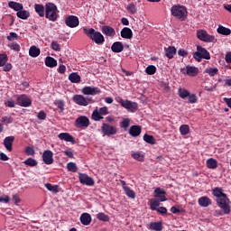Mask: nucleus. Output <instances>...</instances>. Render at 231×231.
Here are the masks:
<instances>
[{
  "label": "nucleus",
  "mask_w": 231,
  "mask_h": 231,
  "mask_svg": "<svg viewBox=\"0 0 231 231\" xmlns=\"http://www.w3.org/2000/svg\"><path fill=\"white\" fill-rule=\"evenodd\" d=\"M225 60L227 62V64H231V51L226 54Z\"/></svg>",
  "instance_id": "64"
},
{
  "label": "nucleus",
  "mask_w": 231,
  "mask_h": 231,
  "mask_svg": "<svg viewBox=\"0 0 231 231\" xmlns=\"http://www.w3.org/2000/svg\"><path fill=\"white\" fill-rule=\"evenodd\" d=\"M29 55L30 57H39V55H41V49L37 48V46L33 45L31 46L30 50H29Z\"/></svg>",
  "instance_id": "31"
},
{
  "label": "nucleus",
  "mask_w": 231,
  "mask_h": 231,
  "mask_svg": "<svg viewBox=\"0 0 231 231\" xmlns=\"http://www.w3.org/2000/svg\"><path fill=\"white\" fill-rule=\"evenodd\" d=\"M42 162L45 163V165H51L53 163V152H51V150H45L43 152Z\"/></svg>",
  "instance_id": "14"
},
{
  "label": "nucleus",
  "mask_w": 231,
  "mask_h": 231,
  "mask_svg": "<svg viewBox=\"0 0 231 231\" xmlns=\"http://www.w3.org/2000/svg\"><path fill=\"white\" fill-rule=\"evenodd\" d=\"M148 228L150 230L162 231V230H163V223H162V221H160V222H151L149 224Z\"/></svg>",
  "instance_id": "26"
},
{
  "label": "nucleus",
  "mask_w": 231,
  "mask_h": 231,
  "mask_svg": "<svg viewBox=\"0 0 231 231\" xmlns=\"http://www.w3.org/2000/svg\"><path fill=\"white\" fill-rule=\"evenodd\" d=\"M101 31L106 37H113L114 35H116L115 29L109 25H104Z\"/></svg>",
  "instance_id": "19"
},
{
  "label": "nucleus",
  "mask_w": 231,
  "mask_h": 231,
  "mask_svg": "<svg viewBox=\"0 0 231 231\" xmlns=\"http://www.w3.org/2000/svg\"><path fill=\"white\" fill-rule=\"evenodd\" d=\"M25 153L28 156H33L35 154V149L32 146H27L25 148Z\"/></svg>",
  "instance_id": "54"
},
{
  "label": "nucleus",
  "mask_w": 231,
  "mask_h": 231,
  "mask_svg": "<svg viewBox=\"0 0 231 231\" xmlns=\"http://www.w3.org/2000/svg\"><path fill=\"white\" fill-rule=\"evenodd\" d=\"M57 5L53 3H47L45 5V17L49 19V21H52L55 23L59 18V14H57Z\"/></svg>",
  "instance_id": "2"
},
{
  "label": "nucleus",
  "mask_w": 231,
  "mask_h": 231,
  "mask_svg": "<svg viewBox=\"0 0 231 231\" xmlns=\"http://www.w3.org/2000/svg\"><path fill=\"white\" fill-rule=\"evenodd\" d=\"M127 10H128L129 14H131L132 15H134V14H136V12H137L136 5L133 3L128 5Z\"/></svg>",
  "instance_id": "50"
},
{
  "label": "nucleus",
  "mask_w": 231,
  "mask_h": 231,
  "mask_svg": "<svg viewBox=\"0 0 231 231\" xmlns=\"http://www.w3.org/2000/svg\"><path fill=\"white\" fill-rule=\"evenodd\" d=\"M67 169L69 172H77L79 171V168L75 162H69L67 164Z\"/></svg>",
  "instance_id": "46"
},
{
  "label": "nucleus",
  "mask_w": 231,
  "mask_h": 231,
  "mask_svg": "<svg viewBox=\"0 0 231 231\" xmlns=\"http://www.w3.org/2000/svg\"><path fill=\"white\" fill-rule=\"evenodd\" d=\"M93 99L91 97L85 98L82 95H75L73 97V102L77 104L78 106H88L89 102H91Z\"/></svg>",
  "instance_id": "12"
},
{
  "label": "nucleus",
  "mask_w": 231,
  "mask_h": 231,
  "mask_svg": "<svg viewBox=\"0 0 231 231\" xmlns=\"http://www.w3.org/2000/svg\"><path fill=\"white\" fill-rule=\"evenodd\" d=\"M25 165H28V167H37V161L33 158H28L23 162Z\"/></svg>",
  "instance_id": "45"
},
{
  "label": "nucleus",
  "mask_w": 231,
  "mask_h": 231,
  "mask_svg": "<svg viewBox=\"0 0 231 231\" xmlns=\"http://www.w3.org/2000/svg\"><path fill=\"white\" fill-rule=\"evenodd\" d=\"M58 138H60V140H64L65 142H69L70 143H75V137L68 133H60L58 135Z\"/></svg>",
  "instance_id": "22"
},
{
  "label": "nucleus",
  "mask_w": 231,
  "mask_h": 231,
  "mask_svg": "<svg viewBox=\"0 0 231 231\" xmlns=\"http://www.w3.org/2000/svg\"><path fill=\"white\" fill-rule=\"evenodd\" d=\"M83 33L88 37L91 41H93L96 44H98L99 46H102L104 42H106V38H104V35L102 32L93 29V28H83Z\"/></svg>",
  "instance_id": "1"
},
{
  "label": "nucleus",
  "mask_w": 231,
  "mask_h": 231,
  "mask_svg": "<svg viewBox=\"0 0 231 231\" xmlns=\"http://www.w3.org/2000/svg\"><path fill=\"white\" fill-rule=\"evenodd\" d=\"M188 98H189V104H196L198 102V97L194 94L189 95Z\"/></svg>",
  "instance_id": "60"
},
{
  "label": "nucleus",
  "mask_w": 231,
  "mask_h": 231,
  "mask_svg": "<svg viewBox=\"0 0 231 231\" xmlns=\"http://www.w3.org/2000/svg\"><path fill=\"white\" fill-rule=\"evenodd\" d=\"M130 136L136 138V136H140L142 134V126L140 125H132L129 129Z\"/></svg>",
  "instance_id": "18"
},
{
  "label": "nucleus",
  "mask_w": 231,
  "mask_h": 231,
  "mask_svg": "<svg viewBox=\"0 0 231 231\" xmlns=\"http://www.w3.org/2000/svg\"><path fill=\"white\" fill-rule=\"evenodd\" d=\"M123 107L125 109H127V111H130L131 113H134V111L138 110V104L134 103L130 100H125V104L123 105Z\"/></svg>",
  "instance_id": "17"
},
{
  "label": "nucleus",
  "mask_w": 231,
  "mask_h": 231,
  "mask_svg": "<svg viewBox=\"0 0 231 231\" xmlns=\"http://www.w3.org/2000/svg\"><path fill=\"white\" fill-rule=\"evenodd\" d=\"M91 118L94 122H100V120H104V116H101L97 109L92 112Z\"/></svg>",
  "instance_id": "37"
},
{
  "label": "nucleus",
  "mask_w": 231,
  "mask_h": 231,
  "mask_svg": "<svg viewBox=\"0 0 231 231\" xmlns=\"http://www.w3.org/2000/svg\"><path fill=\"white\" fill-rule=\"evenodd\" d=\"M101 131L105 136H113L114 134H116L118 130L116 129V126L104 123L101 126Z\"/></svg>",
  "instance_id": "9"
},
{
  "label": "nucleus",
  "mask_w": 231,
  "mask_h": 231,
  "mask_svg": "<svg viewBox=\"0 0 231 231\" xmlns=\"http://www.w3.org/2000/svg\"><path fill=\"white\" fill-rule=\"evenodd\" d=\"M34 10L40 17H44V14L46 12V9L44 8V5H42L41 4H35L34 5Z\"/></svg>",
  "instance_id": "28"
},
{
  "label": "nucleus",
  "mask_w": 231,
  "mask_h": 231,
  "mask_svg": "<svg viewBox=\"0 0 231 231\" xmlns=\"http://www.w3.org/2000/svg\"><path fill=\"white\" fill-rule=\"evenodd\" d=\"M156 211L159 213V214H162V216H164V214H167V208L165 207H159Z\"/></svg>",
  "instance_id": "62"
},
{
  "label": "nucleus",
  "mask_w": 231,
  "mask_h": 231,
  "mask_svg": "<svg viewBox=\"0 0 231 231\" xmlns=\"http://www.w3.org/2000/svg\"><path fill=\"white\" fill-rule=\"evenodd\" d=\"M180 73H182V75H188V77H197L198 73H199V69L195 66L188 65L180 69Z\"/></svg>",
  "instance_id": "8"
},
{
  "label": "nucleus",
  "mask_w": 231,
  "mask_h": 231,
  "mask_svg": "<svg viewBox=\"0 0 231 231\" xmlns=\"http://www.w3.org/2000/svg\"><path fill=\"white\" fill-rule=\"evenodd\" d=\"M9 8L14 10V12H21V10H24V5L19 2L11 1L8 3Z\"/></svg>",
  "instance_id": "21"
},
{
  "label": "nucleus",
  "mask_w": 231,
  "mask_h": 231,
  "mask_svg": "<svg viewBox=\"0 0 231 231\" xmlns=\"http://www.w3.org/2000/svg\"><path fill=\"white\" fill-rule=\"evenodd\" d=\"M16 17H18V19H23V21H26V19L30 17V11L22 9L16 13Z\"/></svg>",
  "instance_id": "30"
},
{
  "label": "nucleus",
  "mask_w": 231,
  "mask_h": 231,
  "mask_svg": "<svg viewBox=\"0 0 231 231\" xmlns=\"http://www.w3.org/2000/svg\"><path fill=\"white\" fill-rule=\"evenodd\" d=\"M121 37L123 39H133V31L129 27H125L121 30Z\"/></svg>",
  "instance_id": "24"
},
{
  "label": "nucleus",
  "mask_w": 231,
  "mask_h": 231,
  "mask_svg": "<svg viewBox=\"0 0 231 231\" xmlns=\"http://www.w3.org/2000/svg\"><path fill=\"white\" fill-rule=\"evenodd\" d=\"M179 131L182 136H187L190 133V127L189 125H182L180 126Z\"/></svg>",
  "instance_id": "35"
},
{
  "label": "nucleus",
  "mask_w": 231,
  "mask_h": 231,
  "mask_svg": "<svg viewBox=\"0 0 231 231\" xmlns=\"http://www.w3.org/2000/svg\"><path fill=\"white\" fill-rule=\"evenodd\" d=\"M97 219H98V221L107 223V221H109V216L101 212L97 215Z\"/></svg>",
  "instance_id": "42"
},
{
  "label": "nucleus",
  "mask_w": 231,
  "mask_h": 231,
  "mask_svg": "<svg viewBox=\"0 0 231 231\" xmlns=\"http://www.w3.org/2000/svg\"><path fill=\"white\" fill-rule=\"evenodd\" d=\"M143 139L146 142V143H150V145H154L156 143V139H154V136L152 135L145 134Z\"/></svg>",
  "instance_id": "39"
},
{
  "label": "nucleus",
  "mask_w": 231,
  "mask_h": 231,
  "mask_svg": "<svg viewBox=\"0 0 231 231\" xmlns=\"http://www.w3.org/2000/svg\"><path fill=\"white\" fill-rule=\"evenodd\" d=\"M5 106L7 107H15V101H14L13 99H9L5 102Z\"/></svg>",
  "instance_id": "63"
},
{
  "label": "nucleus",
  "mask_w": 231,
  "mask_h": 231,
  "mask_svg": "<svg viewBox=\"0 0 231 231\" xmlns=\"http://www.w3.org/2000/svg\"><path fill=\"white\" fill-rule=\"evenodd\" d=\"M190 95V92H189V90L185 89V88H180L179 89V97L180 98H188Z\"/></svg>",
  "instance_id": "44"
},
{
  "label": "nucleus",
  "mask_w": 231,
  "mask_h": 231,
  "mask_svg": "<svg viewBox=\"0 0 231 231\" xmlns=\"http://www.w3.org/2000/svg\"><path fill=\"white\" fill-rule=\"evenodd\" d=\"M121 129H124L125 131H127L129 128V125H131V119L129 118H123L122 122L119 124Z\"/></svg>",
  "instance_id": "36"
},
{
  "label": "nucleus",
  "mask_w": 231,
  "mask_h": 231,
  "mask_svg": "<svg viewBox=\"0 0 231 231\" xmlns=\"http://www.w3.org/2000/svg\"><path fill=\"white\" fill-rule=\"evenodd\" d=\"M51 50H53L54 51H60V44H59V42L57 41H53L51 43Z\"/></svg>",
  "instance_id": "52"
},
{
  "label": "nucleus",
  "mask_w": 231,
  "mask_h": 231,
  "mask_svg": "<svg viewBox=\"0 0 231 231\" xmlns=\"http://www.w3.org/2000/svg\"><path fill=\"white\" fill-rule=\"evenodd\" d=\"M45 65L47 66V68H56L57 60H55L53 57L48 56L45 59Z\"/></svg>",
  "instance_id": "29"
},
{
  "label": "nucleus",
  "mask_w": 231,
  "mask_h": 231,
  "mask_svg": "<svg viewBox=\"0 0 231 231\" xmlns=\"http://www.w3.org/2000/svg\"><path fill=\"white\" fill-rule=\"evenodd\" d=\"M199 202V205L200 207H204V208H207V207H209V205H212V199H210L207 196H204V197H200L198 200Z\"/></svg>",
  "instance_id": "23"
},
{
  "label": "nucleus",
  "mask_w": 231,
  "mask_h": 231,
  "mask_svg": "<svg viewBox=\"0 0 231 231\" xmlns=\"http://www.w3.org/2000/svg\"><path fill=\"white\" fill-rule=\"evenodd\" d=\"M90 124L89 118L86 116H79L75 121V125L78 129H88Z\"/></svg>",
  "instance_id": "7"
},
{
  "label": "nucleus",
  "mask_w": 231,
  "mask_h": 231,
  "mask_svg": "<svg viewBox=\"0 0 231 231\" xmlns=\"http://www.w3.org/2000/svg\"><path fill=\"white\" fill-rule=\"evenodd\" d=\"M145 73L147 75H154L156 73V66L154 65H150L145 69Z\"/></svg>",
  "instance_id": "48"
},
{
  "label": "nucleus",
  "mask_w": 231,
  "mask_h": 231,
  "mask_svg": "<svg viewBox=\"0 0 231 231\" xmlns=\"http://www.w3.org/2000/svg\"><path fill=\"white\" fill-rule=\"evenodd\" d=\"M131 156L137 162H143V155L140 152L132 153Z\"/></svg>",
  "instance_id": "53"
},
{
  "label": "nucleus",
  "mask_w": 231,
  "mask_h": 231,
  "mask_svg": "<svg viewBox=\"0 0 231 231\" xmlns=\"http://www.w3.org/2000/svg\"><path fill=\"white\" fill-rule=\"evenodd\" d=\"M69 80H70L72 84H80L81 78L77 72H72L69 75Z\"/></svg>",
  "instance_id": "27"
},
{
  "label": "nucleus",
  "mask_w": 231,
  "mask_h": 231,
  "mask_svg": "<svg viewBox=\"0 0 231 231\" xmlns=\"http://www.w3.org/2000/svg\"><path fill=\"white\" fill-rule=\"evenodd\" d=\"M83 95H98L100 94V88L97 87H85L82 88Z\"/></svg>",
  "instance_id": "15"
},
{
  "label": "nucleus",
  "mask_w": 231,
  "mask_h": 231,
  "mask_svg": "<svg viewBox=\"0 0 231 231\" xmlns=\"http://www.w3.org/2000/svg\"><path fill=\"white\" fill-rule=\"evenodd\" d=\"M154 194H155V198H158V196H165V194H167V192L163 189H162L161 188H157L154 190Z\"/></svg>",
  "instance_id": "56"
},
{
  "label": "nucleus",
  "mask_w": 231,
  "mask_h": 231,
  "mask_svg": "<svg viewBox=\"0 0 231 231\" xmlns=\"http://www.w3.org/2000/svg\"><path fill=\"white\" fill-rule=\"evenodd\" d=\"M197 37L203 42H216V36L208 34L205 30L197 31Z\"/></svg>",
  "instance_id": "6"
},
{
  "label": "nucleus",
  "mask_w": 231,
  "mask_h": 231,
  "mask_svg": "<svg viewBox=\"0 0 231 231\" xmlns=\"http://www.w3.org/2000/svg\"><path fill=\"white\" fill-rule=\"evenodd\" d=\"M177 50L175 47L170 46L168 49L165 50V56L168 59H174V55H176Z\"/></svg>",
  "instance_id": "32"
},
{
  "label": "nucleus",
  "mask_w": 231,
  "mask_h": 231,
  "mask_svg": "<svg viewBox=\"0 0 231 231\" xmlns=\"http://www.w3.org/2000/svg\"><path fill=\"white\" fill-rule=\"evenodd\" d=\"M65 24L69 26V28H77L80 22L79 21V17L75 15H69L65 19Z\"/></svg>",
  "instance_id": "13"
},
{
  "label": "nucleus",
  "mask_w": 231,
  "mask_h": 231,
  "mask_svg": "<svg viewBox=\"0 0 231 231\" xmlns=\"http://www.w3.org/2000/svg\"><path fill=\"white\" fill-rule=\"evenodd\" d=\"M8 62V56L6 54H0V68Z\"/></svg>",
  "instance_id": "51"
},
{
  "label": "nucleus",
  "mask_w": 231,
  "mask_h": 231,
  "mask_svg": "<svg viewBox=\"0 0 231 231\" xmlns=\"http://www.w3.org/2000/svg\"><path fill=\"white\" fill-rule=\"evenodd\" d=\"M8 48H10V50H13L14 51H21V45H19V43L17 42L9 43Z\"/></svg>",
  "instance_id": "49"
},
{
  "label": "nucleus",
  "mask_w": 231,
  "mask_h": 231,
  "mask_svg": "<svg viewBox=\"0 0 231 231\" xmlns=\"http://www.w3.org/2000/svg\"><path fill=\"white\" fill-rule=\"evenodd\" d=\"M171 11V15L180 21H185V18L188 15L187 8L183 5H173Z\"/></svg>",
  "instance_id": "3"
},
{
  "label": "nucleus",
  "mask_w": 231,
  "mask_h": 231,
  "mask_svg": "<svg viewBox=\"0 0 231 231\" xmlns=\"http://www.w3.org/2000/svg\"><path fill=\"white\" fill-rule=\"evenodd\" d=\"M206 165L208 169H217V161L214 158L208 159Z\"/></svg>",
  "instance_id": "33"
},
{
  "label": "nucleus",
  "mask_w": 231,
  "mask_h": 231,
  "mask_svg": "<svg viewBox=\"0 0 231 231\" xmlns=\"http://www.w3.org/2000/svg\"><path fill=\"white\" fill-rule=\"evenodd\" d=\"M217 33H220V35H230L231 30L229 28L224 27L223 25H220L217 30Z\"/></svg>",
  "instance_id": "38"
},
{
  "label": "nucleus",
  "mask_w": 231,
  "mask_h": 231,
  "mask_svg": "<svg viewBox=\"0 0 231 231\" xmlns=\"http://www.w3.org/2000/svg\"><path fill=\"white\" fill-rule=\"evenodd\" d=\"M205 73H208L209 77H216L217 73H219V69L217 68H208L204 71Z\"/></svg>",
  "instance_id": "40"
},
{
  "label": "nucleus",
  "mask_w": 231,
  "mask_h": 231,
  "mask_svg": "<svg viewBox=\"0 0 231 231\" xmlns=\"http://www.w3.org/2000/svg\"><path fill=\"white\" fill-rule=\"evenodd\" d=\"M16 102L18 106H21V107H30V106H32V99L24 94L19 96Z\"/></svg>",
  "instance_id": "11"
},
{
  "label": "nucleus",
  "mask_w": 231,
  "mask_h": 231,
  "mask_svg": "<svg viewBox=\"0 0 231 231\" xmlns=\"http://www.w3.org/2000/svg\"><path fill=\"white\" fill-rule=\"evenodd\" d=\"M45 188L47 189V190H50V192H54L55 194L59 192V185H52L50 183H46Z\"/></svg>",
  "instance_id": "41"
},
{
  "label": "nucleus",
  "mask_w": 231,
  "mask_h": 231,
  "mask_svg": "<svg viewBox=\"0 0 231 231\" xmlns=\"http://www.w3.org/2000/svg\"><path fill=\"white\" fill-rule=\"evenodd\" d=\"M46 114L44 113L43 110H41L38 115H37V118L38 120H46Z\"/></svg>",
  "instance_id": "61"
},
{
  "label": "nucleus",
  "mask_w": 231,
  "mask_h": 231,
  "mask_svg": "<svg viewBox=\"0 0 231 231\" xmlns=\"http://www.w3.org/2000/svg\"><path fill=\"white\" fill-rule=\"evenodd\" d=\"M80 221L81 224L85 226H88V225H91V215L89 213H83L80 216Z\"/></svg>",
  "instance_id": "25"
},
{
  "label": "nucleus",
  "mask_w": 231,
  "mask_h": 231,
  "mask_svg": "<svg viewBox=\"0 0 231 231\" xmlns=\"http://www.w3.org/2000/svg\"><path fill=\"white\" fill-rule=\"evenodd\" d=\"M124 191L128 198H131V199H134V198H136V194L134 193V191L133 189H131V188H129V187L125 188V189H124Z\"/></svg>",
  "instance_id": "47"
},
{
  "label": "nucleus",
  "mask_w": 231,
  "mask_h": 231,
  "mask_svg": "<svg viewBox=\"0 0 231 231\" xmlns=\"http://www.w3.org/2000/svg\"><path fill=\"white\" fill-rule=\"evenodd\" d=\"M15 140L14 136H7L4 139V145L9 152H12L14 148V142Z\"/></svg>",
  "instance_id": "16"
},
{
  "label": "nucleus",
  "mask_w": 231,
  "mask_h": 231,
  "mask_svg": "<svg viewBox=\"0 0 231 231\" xmlns=\"http://www.w3.org/2000/svg\"><path fill=\"white\" fill-rule=\"evenodd\" d=\"M79 180L81 185H87V187H93L95 185V180L86 173H79Z\"/></svg>",
  "instance_id": "10"
},
{
  "label": "nucleus",
  "mask_w": 231,
  "mask_h": 231,
  "mask_svg": "<svg viewBox=\"0 0 231 231\" xmlns=\"http://www.w3.org/2000/svg\"><path fill=\"white\" fill-rule=\"evenodd\" d=\"M193 58L199 62H201L202 59H206V60H210V52H208L207 49L198 45L197 51L193 53Z\"/></svg>",
  "instance_id": "4"
},
{
  "label": "nucleus",
  "mask_w": 231,
  "mask_h": 231,
  "mask_svg": "<svg viewBox=\"0 0 231 231\" xmlns=\"http://www.w3.org/2000/svg\"><path fill=\"white\" fill-rule=\"evenodd\" d=\"M55 104L58 106V109H60L62 113L64 111V106H66V103H64L62 100H57Z\"/></svg>",
  "instance_id": "55"
},
{
  "label": "nucleus",
  "mask_w": 231,
  "mask_h": 231,
  "mask_svg": "<svg viewBox=\"0 0 231 231\" xmlns=\"http://www.w3.org/2000/svg\"><path fill=\"white\" fill-rule=\"evenodd\" d=\"M212 194L215 196V198H222L223 196L226 195L223 192V188H215L212 189Z\"/></svg>",
  "instance_id": "34"
},
{
  "label": "nucleus",
  "mask_w": 231,
  "mask_h": 231,
  "mask_svg": "<svg viewBox=\"0 0 231 231\" xmlns=\"http://www.w3.org/2000/svg\"><path fill=\"white\" fill-rule=\"evenodd\" d=\"M158 207H160V200H156L155 199H152L150 200L151 210H158Z\"/></svg>",
  "instance_id": "43"
},
{
  "label": "nucleus",
  "mask_w": 231,
  "mask_h": 231,
  "mask_svg": "<svg viewBox=\"0 0 231 231\" xmlns=\"http://www.w3.org/2000/svg\"><path fill=\"white\" fill-rule=\"evenodd\" d=\"M2 122L4 124H12L14 122V117L12 116H3L2 117Z\"/></svg>",
  "instance_id": "58"
},
{
  "label": "nucleus",
  "mask_w": 231,
  "mask_h": 231,
  "mask_svg": "<svg viewBox=\"0 0 231 231\" xmlns=\"http://www.w3.org/2000/svg\"><path fill=\"white\" fill-rule=\"evenodd\" d=\"M228 201H230V199H228L226 194L217 199V203L218 207L221 208L222 210H224V214H230L231 209L230 205H228Z\"/></svg>",
  "instance_id": "5"
},
{
  "label": "nucleus",
  "mask_w": 231,
  "mask_h": 231,
  "mask_svg": "<svg viewBox=\"0 0 231 231\" xmlns=\"http://www.w3.org/2000/svg\"><path fill=\"white\" fill-rule=\"evenodd\" d=\"M111 50L114 53H122L124 51V43L122 42H116L112 44Z\"/></svg>",
  "instance_id": "20"
},
{
  "label": "nucleus",
  "mask_w": 231,
  "mask_h": 231,
  "mask_svg": "<svg viewBox=\"0 0 231 231\" xmlns=\"http://www.w3.org/2000/svg\"><path fill=\"white\" fill-rule=\"evenodd\" d=\"M17 39H19V35L15 32H10L7 36V41H17Z\"/></svg>",
  "instance_id": "57"
},
{
  "label": "nucleus",
  "mask_w": 231,
  "mask_h": 231,
  "mask_svg": "<svg viewBox=\"0 0 231 231\" xmlns=\"http://www.w3.org/2000/svg\"><path fill=\"white\" fill-rule=\"evenodd\" d=\"M98 112H99V115H101V116H106V115H109V111L107 110V106H103V107L99 108Z\"/></svg>",
  "instance_id": "59"
}]
</instances>
